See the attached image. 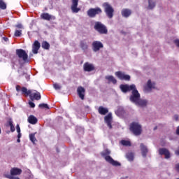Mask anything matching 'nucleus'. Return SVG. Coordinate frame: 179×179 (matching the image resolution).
<instances>
[{"label": "nucleus", "instance_id": "1", "mask_svg": "<svg viewBox=\"0 0 179 179\" xmlns=\"http://www.w3.org/2000/svg\"><path fill=\"white\" fill-rule=\"evenodd\" d=\"M130 101L134 103L138 107H142L143 108L148 107V104H149V101L148 99H141V94H139L138 90L132 91L130 96Z\"/></svg>", "mask_w": 179, "mask_h": 179}, {"label": "nucleus", "instance_id": "2", "mask_svg": "<svg viewBox=\"0 0 179 179\" xmlns=\"http://www.w3.org/2000/svg\"><path fill=\"white\" fill-rule=\"evenodd\" d=\"M111 153V151L109 150H106L101 152V156L104 157L105 160L110 164H112V166H115V167H118L121 166V163L115 161L113 159V158L110 156V154Z\"/></svg>", "mask_w": 179, "mask_h": 179}, {"label": "nucleus", "instance_id": "3", "mask_svg": "<svg viewBox=\"0 0 179 179\" xmlns=\"http://www.w3.org/2000/svg\"><path fill=\"white\" fill-rule=\"evenodd\" d=\"M130 131L133 132L134 135L138 136L142 134V126L136 122H134L130 124Z\"/></svg>", "mask_w": 179, "mask_h": 179}, {"label": "nucleus", "instance_id": "4", "mask_svg": "<svg viewBox=\"0 0 179 179\" xmlns=\"http://www.w3.org/2000/svg\"><path fill=\"white\" fill-rule=\"evenodd\" d=\"M103 8L104 9V12L108 19H113L114 17V8L110 3L105 2L103 3Z\"/></svg>", "mask_w": 179, "mask_h": 179}, {"label": "nucleus", "instance_id": "5", "mask_svg": "<svg viewBox=\"0 0 179 179\" xmlns=\"http://www.w3.org/2000/svg\"><path fill=\"white\" fill-rule=\"evenodd\" d=\"M94 29V30L98 31L99 34H107V33H108V29H107V27H106V25L100 22H95Z\"/></svg>", "mask_w": 179, "mask_h": 179}, {"label": "nucleus", "instance_id": "6", "mask_svg": "<svg viewBox=\"0 0 179 179\" xmlns=\"http://www.w3.org/2000/svg\"><path fill=\"white\" fill-rule=\"evenodd\" d=\"M15 54L20 58L22 59L24 62H29V55L26 52V50L23 49H17L15 50Z\"/></svg>", "mask_w": 179, "mask_h": 179}, {"label": "nucleus", "instance_id": "7", "mask_svg": "<svg viewBox=\"0 0 179 179\" xmlns=\"http://www.w3.org/2000/svg\"><path fill=\"white\" fill-rule=\"evenodd\" d=\"M92 50L94 52H97L99 50H101V48H103L104 45H103V43L99 41H94L92 43Z\"/></svg>", "mask_w": 179, "mask_h": 179}, {"label": "nucleus", "instance_id": "8", "mask_svg": "<svg viewBox=\"0 0 179 179\" xmlns=\"http://www.w3.org/2000/svg\"><path fill=\"white\" fill-rule=\"evenodd\" d=\"M115 75L120 80H131V76L122 73V71H117L115 73Z\"/></svg>", "mask_w": 179, "mask_h": 179}, {"label": "nucleus", "instance_id": "9", "mask_svg": "<svg viewBox=\"0 0 179 179\" xmlns=\"http://www.w3.org/2000/svg\"><path fill=\"white\" fill-rule=\"evenodd\" d=\"M79 0H72V5L71 9L73 13H78L80 11V8H78Z\"/></svg>", "mask_w": 179, "mask_h": 179}, {"label": "nucleus", "instance_id": "10", "mask_svg": "<svg viewBox=\"0 0 179 179\" xmlns=\"http://www.w3.org/2000/svg\"><path fill=\"white\" fill-rule=\"evenodd\" d=\"M120 90H136V86L135 84L129 85L128 84H122L120 86Z\"/></svg>", "mask_w": 179, "mask_h": 179}, {"label": "nucleus", "instance_id": "11", "mask_svg": "<svg viewBox=\"0 0 179 179\" xmlns=\"http://www.w3.org/2000/svg\"><path fill=\"white\" fill-rule=\"evenodd\" d=\"M94 65L89 62H85L83 65V70L85 71V72H92L94 71Z\"/></svg>", "mask_w": 179, "mask_h": 179}, {"label": "nucleus", "instance_id": "12", "mask_svg": "<svg viewBox=\"0 0 179 179\" xmlns=\"http://www.w3.org/2000/svg\"><path fill=\"white\" fill-rule=\"evenodd\" d=\"M104 120L106 124H107L108 128L111 129L113 128V126L111 125V122H113V115L111 113H109L104 117Z\"/></svg>", "mask_w": 179, "mask_h": 179}, {"label": "nucleus", "instance_id": "13", "mask_svg": "<svg viewBox=\"0 0 179 179\" xmlns=\"http://www.w3.org/2000/svg\"><path fill=\"white\" fill-rule=\"evenodd\" d=\"M140 149L143 157H146V156H148V153L149 152V149H148V146L145 145V144L143 143H141Z\"/></svg>", "mask_w": 179, "mask_h": 179}, {"label": "nucleus", "instance_id": "14", "mask_svg": "<svg viewBox=\"0 0 179 179\" xmlns=\"http://www.w3.org/2000/svg\"><path fill=\"white\" fill-rule=\"evenodd\" d=\"M41 45L38 41H35L32 45V52L33 54H38V50H40Z\"/></svg>", "mask_w": 179, "mask_h": 179}, {"label": "nucleus", "instance_id": "15", "mask_svg": "<svg viewBox=\"0 0 179 179\" xmlns=\"http://www.w3.org/2000/svg\"><path fill=\"white\" fill-rule=\"evenodd\" d=\"M159 154L165 156V159H170V151L166 148H160L159 150Z\"/></svg>", "mask_w": 179, "mask_h": 179}, {"label": "nucleus", "instance_id": "16", "mask_svg": "<svg viewBox=\"0 0 179 179\" xmlns=\"http://www.w3.org/2000/svg\"><path fill=\"white\" fill-rule=\"evenodd\" d=\"M145 89H150V90L156 89V83L152 82V80H148L145 85Z\"/></svg>", "mask_w": 179, "mask_h": 179}, {"label": "nucleus", "instance_id": "17", "mask_svg": "<svg viewBox=\"0 0 179 179\" xmlns=\"http://www.w3.org/2000/svg\"><path fill=\"white\" fill-rule=\"evenodd\" d=\"M122 16L123 17H129L130 15H132V10L128 9V8H124L122 10Z\"/></svg>", "mask_w": 179, "mask_h": 179}, {"label": "nucleus", "instance_id": "18", "mask_svg": "<svg viewBox=\"0 0 179 179\" xmlns=\"http://www.w3.org/2000/svg\"><path fill=\"white\" fill-rule=\"evenodd\" d=\"M105 79L108 80V83H113V85H117V79L113 76H106Z\"/></svg>", "mask_w": 179, "mask_h": 179}, {"label": "nucleus", "instance_id": "19", "mask_svg": "<svg viewBox=\"0 0 179 179\" xmlns=\"http://www.w3.org/2000/svg\"><path fill=\"white\" fill-rule=\"evenodd\" d=\"M29 97L31 100H40L41 99V95L39 94V92H36L34 94H31L29 95Z\"/></svg>", "mask_w": 179, "mask_h": 179}, {"label": "nucleus", "instance_id": "20", "mask_svg": "<svg viewBox=\"0 0 179 179\" xmlns=\"http://www.w3.org/2000/svg\"><path fill=\"white\" fill-rule=\"evenodd\" d=\"M80 47L83 50V51H87L89 48V45H87V43H86L85 41H81L80 42Z\"/></svg>", "mask_w": 179, "mask_h": 179}, {"label": "nucleus", "instance_id": "21", "mask_svg": "<svg viewBox=\"0 0 179 179\" xmlns=\"http://www.w3.org/2000/svg\"><path fill=\"white\" fill-rule=\"evenodd\" d=\"M126 158L129 162H134V159H135V154L132 152H129L126 154Z\"/></svg>", "mask_w": 179, "mask_h": 179}, {"label": "nucleus", "instance_id": "22", "mask_svg": "<svg viewBox=\"0 0 179 179\" xmlns=\"http://www.w3.org/2000/svg\"><path fill=\"white\" fill-rule=\"evenodd\" d=\"M98 111L101 115H106L108 113V109L103 106H99Z\"/></svg>", "mask_w": 179, "mask_h": 179}, {"label": "nucleus", "instance_id": "23", "mask_svg": "<svg viewBox=\"0 0 179 179\" xmlns=\"http://www.w3.org/2000/svg\"><path fill=\"white\" fill-rule=\"evenodd\" d=\"M41 19H43V20H48L50 21L51 19H52V17L51 15H49L48 13H43L41 15Z\"/></svg>", "mask_w": 179, "mask_h": 179}, {"label": "nucleus", "instance_id": "24", "mask_svg": "<svg viewBox=\"0 0 179 179\" xmlns=\"http://www.w3.org/2000/svg\"><path fill=\"white\" fill-rule=\"evenodd\" d=\"M28 122H29V124H32L33 125L37 124V117H36L34 115H30L28 117Z\"/></svg>", "mask_w": 179, "mask_h": 179}, {"label": "nucleus", "instance_id": "25", "mask_svg": "<svg viewBox=\"0 0 179 179\" xmlns=\"http://www.w3.org/2000/svg\"><path fill=\"white\" fill-rule=\"evenodd\" d=\"M77 94L81 100H85V95L86 94V92L85 90H78Z\"/></svg>", "mask_w": 179, "mask_h": 179}, {"label": "nucleus", "instance_id": "26", "mask_svg": "<svg viewBox=\"0 0 179 179\" xmlns=\"http://www.w3.org/2000/svg\"><path fill=\"white\" fill-rule=\"evenodd\" d=\"M87 16H89V17H96V15L94 14V8H90L87 11Z\"/></svg>", "mask_w": 179, "mask_h": 179}, {"label": "nucleus", "instance_id": "27", "mask_svg": "<svg viewBox=\"0 0 179 179\" xmlns=\"http://www.w3.org/2000/svg\"><path fill=\"white\" fill-rule=\"evenodd\" d=\"M36 134H37V132L29 134V139L32 143H36V142H37V138H36Z\"/></svg>", "mask_w": 179, "mask_h": 179}, {"label": "nucleus", "instance_id": "28", "mask_svg": "<svg viewBox=\"0 0 179 179\" xmlns=\"http://www.w3.org/2000/svg\"><path fill=\"white\" fill-rule=\"evenodd\" d=\"M42 48H43V50H50V43L47 41H43L42 43Z\"/></svg>", "mask_w": 179, "mask_h": 179}, {"label": "nucleus", "instance_id": "29", "mask_svg": "<svg viewBox=\"0 0 179 179\" xmlns=\"http://www.w3.org/2000/svg\"><path fill=\"white\" fill-rule=\"evenodd\" d=\"M156 6V3L153 2L152 0H148V8L149 9H153Z\"/></svg>", "mask_w": 179, "mask_h": 179}, {"label": "nucleus", "instance_id": "30", "mask_svg": "<svg viewBox=\"0 0 179 179\" xmlns=\"http://www.w3.org/2000/svg\"><path fill=\"white\" fill-rule=\"evenodd\" d=\"M102 12H103V10L99 7H96V8H94V14L95 15V16L96 15H100V13H102Z\"/></svg>", "mask_w": 179, "mask_h": 179}, {"label": "nucleus", "instance_id": "31", "mask_svg": "<svg viewBox=\"0 0 179 179\" xmlns=\"http://www.w3.org/2000/svg\"><path fill=\"white\" fill-rule=\"evenodd\" d=\"M21 94H24V96H30V94H31V91L30 90H21L20 91Z\"/></svg>", "mask_w": 179, "mask_h": 179}, {"label": "nucleus", "instance_id": "32", "mask_svg": "<svg viewBox=\"0 0 179 179\" xmlns=\"http://www.w3.org/2000/svg\"><path fill=\"white\" fill-rule=\"evenodd\" d=\"M120 143L123 145V146H131V142L129 141L122 140Z\"/></svg>", "mask_w": 179, "mask_h": 179}, {"label": "nucleus", "instance_id": "33", "mask_svg": "<svg viewBox=\"0 0 179 179\" xmlns=\"http://www.w3.org/2000/svg\"><path fill=\"white\" fill-rule=\"evenodd\" d=\"M0 9L3 10L6 9V3H4L3 0H0Z\"/></svg>", "mask_w": 179, "mask_h": 179}, {"label": "nucleus", "instance_id": "34", "mask_svg": "<svg viewBox=\"0 0 179 179\" xmlns=\"http://www.w3.org/2000/svg\"><path fill=\"white\" fill-rule=\"evenodd\" d=\"M16 130L17 132V138H22V133H20V126L19 124H17L16 126Z\"/></svg>", "mask_w": 179, "mask_h": 179}, {"label": "nucleus", "instance_id": "35", "mask_svg": "<svg viewBox=\"0 0 179 179\" xmlns=\"http://www.w3.org/2000/svg\"><path fill=\"white\" fill-rule=\"evenodd\" d=\"M39 108H46L48 110L50 108L48 107V105L47 103H40L38 105Z\"/></svg>", "mask_w": 179, "mask_h": 179}, {"label": "nucleus", "instance_id": "36", "mask_svg": "<svg viewBox=\"0 0 179 179\" xmlns=\"http://www.w3.org/2000/svg\"><path fill=\"white\" fill-rule=\"evenodd\" d=\"M14 35L15 37H20L22 36V30H15Z\"/></svg>", "mask_w": 179, "mask_h": 179}, {"label": "nucleus", "instance_id": "37", "mask_svg": "<svg viewBox=\"0 0 179 179\" xmlns=\"http://www.w3.org/2000/svg\"><path fill=\"white\" fill-rule=\"evenodd\" d=\"M53 87H54V89H55V90H60L61 85H59V84H58V83H54Z\"/></svg>", "mask_w": 179, "mask_h": 179}, {"label": "nucleus", "instance_id": "38", "mask_svg": "<svg viewBox=\"0 0 179 179\" xmlns=\"http://www.w3.org/2000/svg\"><path fill=\"white\" fill-rule=\"evenodd\" d=\"M16 90H27L25 87H21L20 85H17L15 87Z\"/></svg>", "mask_w": 179, "mask_h": 179}, {"label": "nucleus", "instance_id": "39", "mask_svg": "<svg viewBox=\"0 0 179 179\" xmlns=\"http://www.w3.org/2000/svg\"><path fill=\"white\" fill-rule=\"evenodd\" d=\"M29 105L31 108H34L36 107V104H34V103L31 101H29Z\"/></svg>", "mask_w": 179, "mask_h": 179}, {"label": "nucleus", "instance_id": "40", "mask_svg": "<svg viewBox=\"0 0 179 179\" xmlns=\"http://www.w3.org/2000/svg\"><path fill=\"white\" fill-rule=\"evenodd\" d=\"M173 43H174V44H176V45L177 47L179 48V39H175V40L173 41Z\"/></svg>", "mask_w": 179, "mask_h": 179}, {"label": "nucleus", "instance_id": "41", "mask_svg": "<svg viewBox=\"0 0 179 179\" xmlns=\"http://www.w3.org/2000/svg\"><path fill=\"white\" fill-rule=\"evenodd\" d=\"M8 124L9 125V127L13 125V121L12 120V119H9L8 120Z\"/></svg>", "mask_w": 179, "mask_h": 179}, {"label": "nucleus", "instance_id": "42", "mask_svg": "<svg viewBox=\"0 0 179 179\" xmlns=\"http://www.w3.org/2000/svg\"><path fill=\"white\" fill-rule=\"evenodd\" d=\"M173 119L174 120V121H178L179 120V115H175L173 117Z\"/></svg>", "mask_w": 179, "mask_h": 179}, {"label": "nucleus", "instance_id": "43", "mask_svg": "<svg viewBox=\"0 0 179 179\" xmlns=\"http://www.w3.org/2000/svg\"><path fill=\"white\" fill-rule=\"evenodd\" d=\"M15 27H17V29H23V25L22 24H18L15 25Z\"/></svg>", "mask_w": 179, "mask_h": 179}, {"label": "nucleus", "instance_id": "44", "mask_svg": "<svg viewBox=\"0 0 179 179\" xmlns=\"http://www.w3.org/2000/svg\"><path fill=\"white\" fill-rule=\"evenodd\" d=\"M10 127L11 132H15V126H13V124H12L11 126H10Z\"/></svg>", "mask_w": 179, "mask_h": 179}, {"label": "nucleus", "instance_id": "45", "mask_svg": "<svg viewBox=\"0 0 179 179\" xmlns=\"http://www.w3.org/2000/svg\"><path fill=\"white\" fill-rule=\"evenodd\" d=\"M77 90H85V88H83V87H78Z\"/></svg>", "mask_w": 179, "mask_h": 179}, {"label": "nucleus", "instance_id": "46", "mask_svg": "<svg viewBox=\"0 0 179 179\" xmlns=\"http://www.w3.org/2000/svg\"><path fill=\"white\" fill-rule=\"evenodd\" d=\"M3 40L6 42L9 40V38H8L6 37H3Z\"/></svg>", "mask_w": 179, "mask_h": 179}, {"label": "nucleus", "instance_id": "47", "mask_svg": "<svg viewBox=\"0 0 179 179\" xmlns=\"http://www.w3.org/2000/svg\"><path fill=\"white\" fill-rule=\"evenodd\" d=\"M176 134H177V135H179V126L177 127V129H176Z\"/></svg>", "mask_w": 179, "mask_h": 179}, {"label": "nucleus", "instance_id": "48", "mask_svg": "<svg viewBox=\"0 0 179 179\" xmlns=\"http://www.w3.org/2000/svg\"><path fill=\"white\" fill-rule=\"evenodd\" d=\"M176 155H177V156H179V148L176 151Z\"/></svg>", "mask_w": 179, "mask_h": 179}, {"label": "nucleus", "instance_id": "49", "mask_svg": "<svg viewBox=\"0 0 179 179\" xmlns=\"http://www.w3.org/2000/svg\"><path fill=\"white\" fill-rule=\"evenodd\" d=\"M17 142L18 143H20V138H17Z\"/></svg>", "mask_w": 179, "mask_h": 179}, {"label": "nucleus", "instance_id": "50", "mask_svg": "<svg viewBox=\"0 0 179 179\" xmlns=\"http://www.w3.org/2000/svg\"><path fill=\"white\" fill-rule=\"evenodd\" d=\"M59 93H60V94H65V92L61 91Z\"/></svg>", "mask_w": 179, "mask_h": 179}, {"label": "nucleus", "instance_id": "51", "mask_svg": "<svg viewBox=\"0 0 179 179\" xmlns=\"http://www.w3.org/2000/svg\"><path fill=\"white\" fill-rule=\"evenodd\" d=\"M122 92H123L124 93H127V92H128V90H122Z\"/></svg>", "mask_w": 179, "mask_h": 179}, {"label": "nucleus", "instance_id": "52", "mask_svg": "<svg viewBox=\"0 0 179 179\" xmlns=\"http://www.w3.org/2000/svg\"><path fill=\"white\" fill-rule=\"evenodd\" d=\"M177 179H179V178H177Z\"/></svg>", "mask_w": 179, "mask_h": 179}]
</instances>
